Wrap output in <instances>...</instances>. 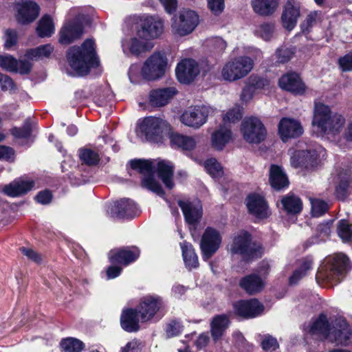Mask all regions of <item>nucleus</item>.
Returning a JSON list of instances; mask_svg holds the SVG:
<instances>
[{
    "mask_svg": "<svg viewBox=\"0 0 352 352\" xmlns=\"http://www.w3.org/2000/svg\"><path fill=\"white\" fill-rule=\"evenodd\" d=\"M36 32L40 37H50L54 32V25L49 15L43 16L39 21Z\"/></svg>",
    "mask_w": 352,
    "mask_h": 352,
    "instance_id": "nucleus-43",
    "label": "nucleus"
},
{
    "mask_svg": "<svg viewBox=\"0 0 352 352\" xmlns=\"http://www.w3.org/2000/svg\"><path fill=\"white\" fill-rule=\"evenodd\" d=\"M182 325L178 320H172L167 324L166 333L168 337H174L178 336L182 331Z\"/></svg>",
    "mask_w": 352,
    "mask_h": 352,
    "instance_id": "nucleus-56",
    "label": "nucleus"
},
{
    "mask_svg": "<svg viewBox=\"0 0 352 352\" xmlns=\"http://www.w3.org/2000/svg\"><path fill=\"white\" fill-rule=\"evenodd\" d=\"M53 50L54 47L50 44L41 45L36 48L27 51L25 54V60L30 62V60H38L44 58H48Z\"/></svg>",
    "mask_w": 352,
    "mask_h": 352,
    "instance_id": "nucleus-42",
    "label": "nucleus"
},
{
    "mask_svg": "<svg viewBox=\"0 0 352 352\" xmlns=\"http://www.w3.org/2000/svg\"><path fill=\"white\" fill-rule=\"evenodd\" d=\"M230 251L243 256L247 260L261 256L263 250L259 245L252 244L250 235L245 231H240L234 236Z\"/></svg>",
    "mask_w": 352,
    "mask_h": 352,
    "instance_id": "nucleus-9",
    "label": "nucleus"
},
{
    "mask_svg": "<svg viewBox=\"0 0 352 352\" xmlns=\"http://www.w3.org/2000/svg\"><path fill=\"white\" fill-rule=\"evenodd\" d=\"M107 212L113 218H133L139 210L133 201L124 198L109 204Z\"/></svg>",
    "mask_w": 352,
    "mask_h": 352,
    "instance_id": "nucleus-16",
    "label": "nucleus"
},
{
    "mask_svg": "<svg viewBox=\"0 0 352 352\" xmlns=\"http://www.w3.org/2000/svg\"><path fill=\"white\" fill-rule=\"evenodd\" d=\"M214 109L207 105H195L188 107L180 116L181 122L188 127L198 129L204 125Z\"/></svg>",
    "mask_w": 352,
    "mask_h": 352,
    "instance_id": "nucleus-8",
    "label": "nucleus"
},
{
    "mask_svg": "<svg viewBox=\"0 0 352 352\" xmlns=\"http://www.w3.org/2000/svg\"><path fill=\"white\" fill-rule=\"evenodd\" d=\"M278 131L283 142L299 137L303 133V128L300 122L294 118H283L278 126Z\"/></svg>",
    "mask_w": 352,
    "mask_h": 352,
    "instance_id": "nucleus-20",
    "label": "nucleus"
},
{
    "mask_svg": "<svg viewBox=\"0 0 352 352\" xmlns=\"http://www.w3.org/2000/svg\"><path fill=\"white\" fill-rule=\"evenodd\" d=\"M34 186V182L32 179L19 178L3 188V192L11 197H16L26 194Z\"/></svg>",
    "mask_w": 352,
    "mask_h": 352,
    "instance_id": "nucleus-29",
    "label": "nucleus"
},
{
    "mask_svg": "<svg viewBox=\"0 0 352 352\" xmlns=\"http://www.w3.org/2000/svg\"><path fill=\"white\" fill-rule=\"evenodd\" d=\"M254 62L246 56L231 58L221 68V77L228 82H234L248 76L252 70Z\"/></svg>",
    "mask_w": 352,
    "mask_h": 352,
    "instance_id": "nucleus-7",
    "label": "nucleus"
},
{
    "mask_svg": "<svg viewBox=\"0 0 352 352\" xmlns=\"http://www.w3.org/2000/svg\"><path fill=\"white\" fill-rule=\"evenodd\" d=\"M78 155L80 160L89 166L96 165L100 160L99 155L96 152L87 148H80Z\"/></svg>",
    "mask_w": 352,
    "mask_h": 352,
    "instance_id": "nucleus-46",
    "label": "nucleus"
},
{
    "mask_svg": "<svg viewBox=\"0 0 352 352\" xmlns=\"http://www.w3.org/2000/svg\"><path fill=\"white\" fill-rule=\"evenodd\" d=\"M60 345L65 352H80L85 347V344L81 340L74 338L63 340Z\"/></svg>",
    "mask_w": 352,
    "mask_h": 352,
    "instance_id": "nucleus-45",
    "label": "nucleus"
},
{
    "mask_svg": "<svg viewBox=\"0 0 352 352\" xmlns=\"http://www.w3.org/2000/svg\"><path fill=\"white\" fill-rule=\"evenodd\" d=\"M208 6L214 14L218 15L224 9V0H208Z\"/></svg>",
    "mask_w": 352,
    "mask_h": 352,
    "instance_id": "nucleus-60",
    "label": "nucleus"
},
{
    "mask_svg": "<svg viewBox=\"0 0 352 352\" xmlns=\"http://www.w3.org/2000/svg\"><path fill=\"white\" fill-rule=\"evenodd\" d=\"M139 256L140 250L136 247H126L111 250L109 259L112 264L119 263L126 266L136 261Z\"/></svg>",
    "mask_w": 352,
    "mask_h": 352,
    "instance_id": "nucleus-22",
    "label": "nucleus"
},
{
    "mask_svg": "<svg viewBox=\"0 0 352 352\" xmlns=\"http://www.w3.org/2000/svg\"><path fill=\"white\" fill-rule=\"evenodd\" d=\"M208 45L210 46L212 50L217 52H223L226 47V42L220 37L211 38L208 41Z\"/></svg>",
    "mask_w": 352,
    "mask_h": 352,
    "instance_id": "nucleus-57",
    "label": "nucleus"
},
{
    "mask_svg": "<svg viewBox=\"0 0 352 352\" xmlns=\"http://www.w3.org/2000/svg\"><path fill=\"white\" fill-rule=\"evenodd\" d=\"M163 21L153 16L146 17L141 28L138 30V36L142 37L147 41L158 38L163 32Z\"/></svg>",
    "mask_w": 352,
    "mask_h": 352,
    "instance_id": "nucleus-21",
    "label": "nucleus"
},
{
    "mask_svg": "<svg viewBox=\"0 0 352 352\" xmlns=\"http://www.w3.org/2000/svg\"><path fill=\"white\" fill-rule=\"evenodd\" d=\"M242 117V113L240 107L236 106L230 109L223 116V124L226 126L227 124L235 123L238 122Z\"/></svg>",
    "mask_w": 352,
    "mask_h": 352,
    "instance_id": "nucleus-54",
    "label": "nucleus"
},
{
    "mask_svg": "<svg viewBox=\"0 0 352 352\" xmlns=\"http://www.w3.org/2000/svg\"><path fill=\"white\" fill-rule=\"evenodd\" d=\"M169 139L171 147L180 148L183 151H191L197 145V140L195 137L177 133H170Z\"/></svg>",
    "mask_w": 352,
    "mask_h": 352,
    "instance_id": "nucleus-34",
    "label": "nucleus"
},
{
    "mask_svg": "<svg viewBox=\"0 0 352 352\" xmlns=\"http://www.w3.org/2000/svg\"><path fill=\"white\" fill-rule=\"evenodd\" d=\"M153 45L142 37H139L138 33L133 36H126L122 41L123 52L126 54L138 56L140 54L152 49Z\"/></svg>",
    "mask_w": 352,
    "mask_h": 352,
    "instance_id": "nucleus-17",
    "label": "nucleus"
},
{
    "mask_svg": "<svg viewBox=\"0 0 352 352\" xmlns=\"http://www.w3.org/2000/svg\"><path fill=\"white\" fill-rule=\"evenodd\" d=\"M320 12H312L309 13L304 23L302 24V28L303 30H308L309 28L312 27L319 19Z\"/></svg>",
    "mask_w": 352,
    "mask_h": 352,
    "instance_id": "nucleus-62",
    "label": "nucleus"
},
{
    "mask_svg": "<svg viewBox=\"0 0 352 352\" xmlns=\"http://www.w3.org/2000/svg\"><path fill=\"white\" fill-rule=\"evenodd\" d=\"M231 140L230 129L225 125H221L214 131L211 138L212 145L217 150H222Z\"/></svg>",
    "mask_w": 352,
    "mask_h": 352,
    "instance_id": "nucleus-36",
    "label": "nucleus"
},
{
    "mask_svg": "<svg viewBox=\"0 0 352 352\" xmlns=\"http://www.w3.org/2000/svg\"><path fill=\"white\" fill-rule=\"evenodd\" d=\"M164 307L165 302L160 296L148 295L143 297L137 308L141 322L151 320Z\"/></svg>",
    "mask_w": 352,
    "mask_h": 352,
    "instance_id": "nucleus-14",
    "label": "nucleus"
},
{
    "mask_svg": "<svg viewBox=\"0 0 352 352\" xmlns=\"http://www.w3.org/2000/svg\"><path fill=\"white\" fill-rule=\"evenodd\" d=\"M199 23L197 13L190 10H183L173 17V32L175 35L184 36L192 32Z\"/></svg>",
    "mask_w": 352,
    "mask_h": 352,
    "instance_id": "nucleus-12",
    "label": "nucleus"
},
{
    "mask_svg": "<svg viewBox=\"0 0 352 352\" xmlns=\"http://www.w3.org/2000/svg\"><path fill=\"white\" fill-rule=\"evenodd\" d=\"M351 179L349 170H343L339 173L338 184L336 187V195L339 199L343 200L346 197Z\"/></svg>",
    "mask_w": 352,
    "mask_h": 352,
    "instance_id": "nucleus-39",
    "label": "nucleus"
},
{
    "mask_svg": "<svg viewBox=\"0 0 352 352\" xmlns=\"http://www.w3.org/2000/svg\"><path fill=\"white\" fill-rule=\"evenodd\" d=\"M222 242V236L219 230L208 227L201 237L200 248L203 259L207 261L219 250Z\"/></svg>",
    "mask_w": 352,
    "mask_h": 352,
    "instance_id": "nucleus-15",
    "label": "nucleus"
},
{
    "mask_svg": "<svg viewBox=\"0 0 352 352\" xmlns=\"http://www.w3.org/2000/svg\"><path fill=\"white\" fill-rule=\"evenodd\" d=\"M290 164L295 168L313 169L325 158L326 152L322 147L313 150H289Z\"/></svg>",
    "mask_w": 352,
    "mask_h": 352,
    "instance_id": "nucleus-6",
    "label": "nucleus"
},
{
    "mask_svg": "<svg viewBox=\"0 0 352 352\" xmlns=\"http://www.w3.org/2000/svg\"><path fill=\"white\" fill-rule=\"evenodd\" d=\"M278 5L277 0H252V6L254 11L263 16L272 14Z\"/></svg>",
    "mask_w": 352,
    "mask_h": 352,
    "instance_id": "nucleus-38",
    "label": "nucleus"
},
{
    "mask_svg": "<svg viewBox=\"0 0 352 352\" xmlns=\"http://www.w3.org/2000/svg\"><path fill=\"white\" fill-rule=\"evenodd\" d=\"M264 309L263 305L256 299L239 300L234 304V311L243 318H253L260 316Z\"/></svg>",
    "mask_w": 352,
    "mask_h": 352,
    "instance_id": "nucleus-18",
    "label": "nucleus"
},
{
    "mask_svg": "<svg viewBox=\"0 0 352 352\" xmlns=\"http://www.w3.org/2000/svg\"><path fill=\"white\" fill-rule=\"evenodd\" d=\"M296 52L294 47H287L286 45L278 47L276 51V56L278 62L285 63L290 60Z\"/></svg>",
    "mask_w": 352,
    "mask_h": 352,
    "instance_id": "nucleus-51",
    "label": "nucleus"
},
{
    "mask_svg": "<svg viewBox=\"0 0 352 352\" xmlns=\"http://www.w3.org/2000/svg\"><path fill=\"white\" fill-rule=\"evenodd\" d=\"M283 209L288 213L296 214L302 210V201L294 195H287L281 199Z\"/></svg>",
    "mask_w": 352,
    "mask_h": 352,
    "instance_id": "nucleus-41",
    "label": "nucleus"
},
{
    "mask_svg": "<svg viewBox=\"0 0 352 352\" xmlns=\"http://www.w3.org/2000/svg\"><path fill=\"white\" fill-rule=\"evenodd\" d=\"M177 92L176 89L173 87L153 89L149 93V104L155 107L165 106L170 101Z\"/></svg>",
    "mask_w": 352,
    "mask_h": 352,
    "instance_id": "nucleus-30",
    "label": "nucleus"
},
{
    "mask_svg": "<svg viewBox=\"0 0 352 352\" xmlns=\"http://www.w3.org/2000/svg\"><path fill=\"white\" fill-rule=\"evenodd\" d=\"M186 221L190 225H195L197 223L202 215V206L199 200L190 201L188 200L178 201Z\"/></svg>",
    "mask_w": 352,
    "mask_h": 352,
    "instance_id": "nucleus-24",
    "label": "nucleus"
},
{
    "mask_svg": "<svg viewBox=\"0 0 352 352\" xmlns=\"http://www.w3.org/2000/svg\"><path fill=\"white\" fill-rule=\"evenodd\" d=\"M274 34L275 26L273 23H263L258 26L255 30V35L265 41H268L273 38Z\"/></svg>",
    "mask_w": 352,
    "mask_h": 352,
    "instance_id": "nucleus-47",
    "label": "nucleus"
},
{
    "mask_svg": "<svg viewBox=\"0 0 352 352\" xmlns=\"http://www.w3.org/2000/svg\"><path fill=\"white\" fill-rule=\"evenodd\" d=\"M312 268V260L311 258H305L298 269L294 271L289 278L291 285L296 284L302 277L307 275L308 271Z\"/></svg>",
    "mask_w": 352,
    "mask_h": 352,
    "instance_id": "nucleus-44",
    "label": "nucleus"
},
{
    "mask_svg": "<svg viewBox=\"0 0 352 352\" xmlns=\"http://www.w3.org/2000/svg\"><path fill=\"white\" fill-rule=\"evenodd\" d=\"M182 256L186 267L188 270L196 268L199 265L198 257L190 243L184 241L180 243Z\"/></svg>",
    "mask_w": 352,
    "mask_h": 352,
    "instance_id": "nucleus-37",
    "label": "nucleus"
},
{
    "mask_svg": "<svg viewBox=\"0 0 352 352\" xmlns=\"http://www.w3.org/2000/svg\"><path fill=\"white\" fill-rule=\"evenodd\" d=\"M167 58L164 52H154L144 62L141 68L142 76L148 80L162 78L166 72Z\"/></svg>",
    "mask_w": 352,
    "mask_h": 352,
    "instance_id": "nucleus-10",
    "label": "nucleus"
},
{
    "mask_svg": "<svg viewBox=\"0 0 352 352\" xmlns=\"http://www.w3.org/2000/svg\"><path fill=\"white\" fill-rule=\"evenodd\" d=\"M128 74L130 81L133 83H137L139 81L140 76H142L140 65L137 64L132 65L129 69Z\"/></svg>",
    "mask_w": 352,
    "mask_h": 352,
    "instance_id": "nucleus-63",
    "label": "nucleus"
},
{
    "mask_svg": "<svg viewBox=\"0 0 352 352\" xmlns=\"http://www.w3.org/2000/svg\"><path fill=\"white\" fill-rule=\"evenodd\" d=\"M261 345L265 352H278L279 348L276 338L268 334L261 337Z\"/></svg>",
    "mask_w": 352,
    "mask_h": 352,
    "instance_id": "nucleus-52",
    "label": "nucleus"
},
{
    "mask_svg": "<svg viewBox=\"0 0 352 352\" xmlns=\"http://www.w3.org/2000/svg\"><path fill=\"white\" fill-rule=\"evenodd\" d=\"M175 73L180 82L188 84L192 82L199 74V65L193 59L186 58L177 64Z\"/></svg>",
    "mask_w": 352,
    "mask_h": 352,
    "instance_id": "nucleus-19",
    "label": "nucleus"
},
{
    "mask_svg": "<svg viewBox=\"0 0 352 352\" xmlns=\"http://www.w3.org/2000/svg\"><path fill=\"white\" fill-rule=\"evenodd\" d=\"M131 167L142 175V186L148 190L162 196L164 190L161 185L155 180L153 176V168L157 167L158 176L165 186L171 189L174 183L173 182V165L167 160H158L157 161L146 160H133L130 162Z\"/></svg>",
    "mask_w": 352,
    "mask_h": 352,
    "instance_id": "nucleus-1",
    "label": "nucleus"
},
{
    "mask_svg": "<svg viewBox=\"0 0 352 352\" xmlns=\"http://www.w3.org/2000/svg\"><path fill=\"white\" fill-rule=\"evenodd\" d=\"M246 205L249 212L259 219L267 216V206L263 197L256 194L250 195L246 199Z\"/></svg>",
    "mask_w": 352,
    "mask_h": 352,
    "instance_id": "nucleus-32",
    "label": "nucleus"
},
{
    "mask_svg": "<svg viewBox=\"0 0 352 352\" xmlns=\"http://www.w3.org/2000/svg\"><path fill=\"white\" fill-rule=\"evenodd\" d=\"M279 86L295 95H302L306 91L305 83L296 73L283 75L279 80Z\"/></svg>",
    "mask_w": 352,
    "mask_h": 352,
    "instance_id": "nucleus-26",
    "label": "nucleus"
},
{
    "mask_svg": "<svg viewBox=\"0 0 352 352\" xmlns=\"http://www.w3.org/2000/svg\"><path fill=\"white\" fill-rule=\"evenodd\" d=\"M32 66L31 62L25 59L17 60L10 55L0 56V67L9 72L25 74L31 71Z\"/></svg>",
    "mask_w": 352,
    "mask_h": 352,
    "instance_id": "nucleus-25",
    "label": "nucleus"
},
{
    "mask_svg": "<svg viewBox=\"0 0 352 352\" xmlns=\"http://www.w3.org/2000/svg\"><path fill=\"white\" fill-rule=\"evenodd\" d=\"M17 21L22 24L32 22L39 14L38 6L31 1H23L16 5Z\"/></svg>",
    "mask_w": 352,
    "mask_h": 352,
    "instance_id": "nucleus-28",
    "label": "nucleus"
},
{
    "mask_svg": "<svg viewBox=\"0 0 352 352\" xmlns=\"http://www.w3.org/2000/svg\"><path fill=\"white\" fill-rule=\"evenodd\" d=\"M142 344L138 340H133L129 342L124 347L121 349V352H141Z\"/></svg>",
    "mask_w": 352,
    "mask_h": 352,
    "instance_id": "nucleus-61",
    "label": "nucleus"
},
{
    "mask_svg": "<svg viewBox=\"0 0 352 352\" xmlns=\"http://www.w3.org/2000/svg\"><path fill=\"white\" fill-rule=\"evenodd\" d=\"M32 128L29 121H26L22 128H14L12 134L18 138L28 139L30 137Z\"/></svg>",
    "mask_w": 352,
    "mask_h": 352,
    "instance_id": "nucleus-55",
    "label": "nucleus"
},
{
    "mask_svg": "<svg viewBox=\"0 0 352 352\" xmlns=\"http://www.w3.org/2000/svg\"><path fill=\"white\" fill-rule=\"evenodd\" d=\"M204 168L213 178H219L223 175V172L221 166L214 158L207 160L204 162Z\"/></svg>",
    "mask_w": 352,
    "mask_h": 352,
    "instance_id": "nucleus-49",
    "label": "nucleus"
},
{
    "mask_svg": "<svg viewBox=\"0 0 352 352\" xmlns=\"http://www.w3.org/2000/svg\"><path fill=\"white\" fill-rule=\"evenodd\" d=\"M270 182L272 187L276 190H281L288 186V177L281 166L275 164L271 165L270 168Z\"/></svg>",
    "mask_w": 352,
    "mask_h": 352,
    "instance_id": "nucleus-35",
    "label": "nucleus"
},
{
    "mask_svg": "<svg viewBox=\"0 0 352 352\" xmlns=\"http://www.w3.org/2000/svg\"><path fill=\"white\" fill-rule=\"evenodd\" d=\"M141 321L137 309L124 310L120 317L122 328L127 332H136L139 330V322Z\"/></svg>",
    "mask_w": 352,
    "mask_h": 352,
    "instance_id": "nucleus-33",
    "label": "nucleus"
},
{
    "mask_svg": "<svg viewBox=\"0 0 352 352\" xmlns=\"http://www.w3.org/2000/svg\"><path fill=\"white\" fill-rule=\"evenodd\" d=\"M347 256L342 253L327 258L319 268L316 279L327 283L339 282L349 268Z\"/></svg>",
    "mask_w": 352,
    "mask_h": 352,
    "instance_id": "nucleus-5",
    "label": "nucleus"
},
{
    "mask_svg": "<svg viewBox=\"0 0 352 352\" xmlns=\"http://www.w3.org/2000/svg\"><path fill=\"white\" fill-rule=\"evenodd\" d=\"M229 324L228 318L225 315L214 317L211 322V333L214 340L220 338Z\"/></svg>",
    "mask_w": 352,
    "mask_h": 352,
    "instance_id": "nucleus-40",
    "label": "nucleus"
},
{
    "mask_svg": "<svg viewBox=\"0 0 352 352\" xmlns=\"http://www.w3.org/2000/svg\"><path fill=\"white\" fill-rule=\"evenodd\" d=\"M309 201L311 205V214L314 217H320L329 210L328 204L322 199L310 197Z\"/></svg>",
    "mask_w": 352,
    "mask_h": 352,
    "instance_id": "nucleus-50",
    "label": "nucleus"
},
{
    "mask_svg": "<svg viewBox=\"0 0 352 352\" xmlns=\"http://www.w3.org/2000/svg\"><path fill=\"white\" fill-rule=\"evenodd\" d=\"M139 129L147 140L158 142L169 132L170 125L162 118L149 116L142 120Z\"/></svg>",
    "mask_w": 352,
    "mask_h": 352,
    "instance_id": "nucleus-11",
    "label": "nucleus"
},
{
    "mask_svg": "<svg viewBox=\"0 0 352 352\" xmlns=\"http://www.w3.org/2000/svg\"><path fill=\"white\" fill-rule=\"evenodd\" d=\"M18 36L14 30H7L5 32V47L8 50L16 45Z\"/></svg>",
    "mask_w": 352,
    "mask_h": 352,
    "instance_id": "nucleus-58",
    "label": "nucleus"
},
{
    "mask_svg": "<svg viewBox=\"0 0 352 352\" xmlns=\"http://www.w3.org/2000/svg\"><path fill=\"white\" fill-rule=\"evenodd\" d=\"M309 333L336 345L348 346L352 338V327L342 317L331 318L320 315L309 327Z\"/></svg>",
    "mask_w": 352,
    "mask_h": 352,
    "instance_id": "nucleus-2",
    "label": "nucleus"
},
{
    "mask_svg": "<svg viewBox=\"0 0 352 352\" xmlns=\"http://www.w3.org/2000/svg\"><path fill=\"white\" fill-rule=\"evenodd\" d=\"M332 223V221H328L319 224L317 227L318 236L311 238V240L312 241L311 243H319L320 241H325L331 234V227Z\"/></svg>",
    "mask_w": 352,
    "mask_h": 352,
    "instance_id": "nucleus-48",
    "label": "nucleus"
},
{
    "mask_svg": "<svg viewBox=\"0 0 352 352\" xmlns=\"http://www.w3.org/2000/svg\"><path fill=\"white\" fill-rule=\"evenodd\" d=\"M251 86L254 87V89H265L266 87L270 85L268 80L259 77H251L250 84Z\"/></svg>",
    "mask_w": 352,
    "mask_h": 352,
    "instance_id": "nucleus-64",
    "label": "nucleus"
},
{
    "mask_svg": "<svg viewBox=\"0 0 352 352\" xmlns=\"http://www.w3.org/2000/svg\"><path fill=\"white\" fill-rule=\"evenodd\" d=\"M69 65L78 76L87 74L92 67L99 65L93 40L87 39L80 47L73 46L67 53Z\"/></svg>",
    "mask_w": 352,
    "mask_h": 352,
    "instance_id": "nucleus-3",
    "label": "nucleus"
},
{
    "mask_svg": "<svg viewBox=\"0 0 352 352\" xmlns=\"http://www.w3.org/2000/svg\"><path fill=\"white\" fill-rule=\"evenodd\" d=\"M243 139L250 144H258L265 138L267 131L262 122L256 117L245 118L241 123Z\"/></svg>",
    "mask_w": 352,
    "mask_h": 352,
    "instance_id": "nucleus-13",
    "label": "nucleus"
},
{
    "mask_svg": "<svg viewBox=\"0 0 352 352\" xmlns=\"http://www.w3.org/2000/svg\"><path fill=\"white\" fill-rule=\"evenodd\" d=\"M266 281L257 274H252L240 280V287L248 294L254 295L261 292L265 287Z\"/></svg>",
    "mask_w": 352,
    "mask_h": 352,
    "instance_id": "nucleus-31",
    "label": "nucleus"
},
{
    "mask_svg": "<svg viewBox=\"0 0 352 352\" xmlns=\"http://www.w3.org/2000/svg\"><path fill=\"white\" fill-rule=\"evenodd\" d=\"M342 114L332 111L330 107L322 102H315L312 124L328 134L340 133L345 124Z\"/></svg>",
    "mask_w": 352,
    "mask_h": 352,
    "instance_id": "nucleus-4",
    "label": "nucleus"
},
{
    "mask_svg": "<svg viewBox=\"0 0 352 352\" xmlns=\"http://www.w3.org/2000/svg\"><path fill=\"white\" fill-rule=\"evenodd\" d=\"M337 231L338 236L344 242L349 241L352 236L351 225L344 219L339 221Z\"/></svg>",
    "mask_w": 352,
    "mask_h": 352,
    "instance_id": "nucleus-53",
    "label": "nucleus"
},
{
    "mask_svg": "<svg viewBox=\"0 0 352 352\" xmlns=\"http://www.w3.org/2000/svg\"><path fill=\"white\" fill-rule=\"evenodd\" d=\"M338 64L342 71H352V52L340 58L338 60Z\"/></svg>",
    "mask_w": 352,
    "mask_h": 352,
    "instance_id": "nucleus-59",
    "label": "nucleus"
},
{
    "mask_svg": "<svg viewBox=\"0 0 352 352\" xmlns=\"http://www.w3.org/2000/svg\"><path fill=\"white\" fill-rule=\"evenodd\" d=\"M300 3L297 0H287L281 16L283 26L292 30L296 25L300 16Z\"/></svg>",
    "mask_w": 352,
    "mask_h": 352,
    "instance_id": "nucleus-23",
    "label": "nucleus"
},
{
    "mask_svg": "<svg viewBox=\"0 0 352 352\" xmlns=\"http://www.w3.org/2000/svg\"><path fill=\"white\" fill-rule=\"evenodd\" d=\"M83 34V28L78 21L67 22L59 32V43L68 45L79 38Z\"/></svg>",
    "mask_w": 352,
    "mask_h": 352,
    "instance_id": "nucleus-27",
    "label": "nucleus"
}]
</instances>
